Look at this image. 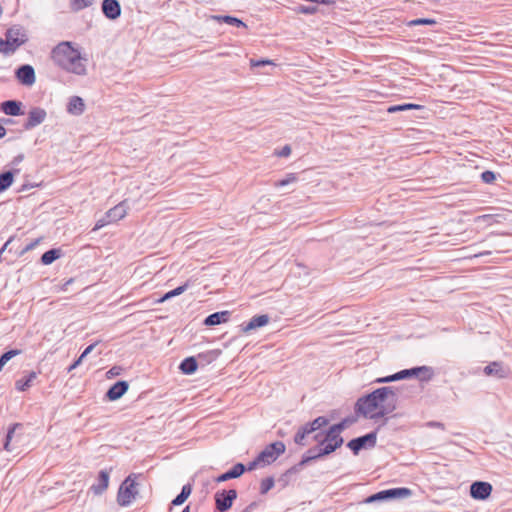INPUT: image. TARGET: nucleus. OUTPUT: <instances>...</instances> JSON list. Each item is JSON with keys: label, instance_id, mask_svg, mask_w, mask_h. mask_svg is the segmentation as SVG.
<instances>
[{"label": "nucleus", "instance_id": "f257e3e1", "mask_svg": "<svg viewBox=\"0 0 512 512\" xmlns=\"http://www.w3.org/2000/svg\"><path fill=\"white\" fill-rule=\"evenodd\" d=\"M400 389L394 386H384L358 398L354 411L357 416L378 420L397 408Z\"/></svg>", "mask_w": 512, "mask_h": 512}, {"label": "nucleus", "instance_id": "f03ea898", "mask_svg": "<svg viewBox=\"0 0 512 512\" xmlns=\"http://www.w3.org/2000/svg\"><path fill=\"white\" fill-rule=\"evenodd\" d=\"M51 58L53 62L63 70L76 75L86 74V59L72 46L71 42L64 41L52 49Z\"/></svg>", "mask_w": 512, "mask_h": 512}, {"label": "nucleus", "instance_id": "7ed1b4c3", "mask_svg": "<svg viewBox=\"0 0 512 512\" xmlns=\"http://www.w3.org/2000/svg\"><path fill=\"white\" fill-rule=\"evenodd\" d=\"M25 41V34L19 28H10L6 32V39L0 37V53L13 54Z\"/></svg>", "mask_w": 512, "mask_h": 512}, {"label": "nucleus", "instance_id": "20e7f679", "mask_svg": "<svg viewBox=\"0 0 512 512\" xmlns=\"http://www.w3.org/2000/svg\"><path fill=\"white\" fill-rule=\"evenodd\" d=\"M412 494L411 490L405 487L391 488L374 493L364 499L363 503L371 504L380 501L405 498Z\"/></svg>", "mask_w": 512, "mask_h": 512}, {"label": "nucleus", "instance_id": "39448f33", "mask_svg": "<svg viewBox=\"0 0 512 512\" xmlns=\"http://www.w3.org/2000/svg\"><path fill=\"white\" fill-rule=\"evenodd\" d=\"M236 489H221L214 494L215 512H228L237 499Z\"/></svg>", "mask_w": 512, "mask_h": 512}, {"label": "nucleus", "instance_id": "423d86ee", "mask_svg": "<svg viewBox=\"0 0 512 512\" xmlns=\"http://www.w3.org/2000/svg\"><path fill=\"white\" fill-rule=\"evenodd\" d=\"M138 491L136 489V483L132 479V476H128L124 482L120 485L118 494H117V502L120 506H128L131 504L132 500L135 499Z\"/></svg>", "mask_w": 512, "mask_h": 512}, {"label": "nucleus", "instance_id": "0eeeda50", "mask_svg": "<svg viewBox=\"0 0 512 512\" xmlns=\"http://www.w3.org/2000/svg\"><path fill=\"white\" fill-rule=\"evenodd\" d=\"M286 450V446L282 441H276L267 445L259 454L258 460H262L264 465H268L276 461Z\"/></svg>", "mask_w": 512, "mask_h": 512}, {"label": "nucleus", "instance_id": "6e6552de", "mask_svg": "<svg viewBox=\"0 0 512 512\" xmlns=\"http://www.w3.org/2000/svg\"><path fill=\"white\" fill-rule=\"evenodd\" d=\"M377 441V430L369 432L363 436L351 439L347 447L357 455L362 449L373 448Z\"/></svg>", "mask_w": 512, "mask_h": 512}, {"label": "nucleus", "instance_id": "1a4fd4ad", "mask_svg": "<svg viewBox=\"0 0 512 512\" xmlns=\"http://www.w3.org/2000/svg\"><path fill=\"white\" fill-rule=\"evenodd\" d=\"M493 487L486 481H475L470 485V496L475 500H486L491 496Z\"/></svg>", "mask_w": 512, "mask_h": 512}, {"label": "nucleus", "instance_id": "9d476101", "mask_svg": "<svg viewBox=\"0 0 512 512\" xmlns=\"http://www.w3.org/2000/svg\"><path fill=\"white\" fill-rule=\"evenodd\" d=\"M47 113L43 108L34 107L28 113V119L23 124L25 130H31L36 126L43 123L46 119Z\"/></svg>", "mask_w": 512, "mask_h": 512}, {"label": "nucleus", "instance_id": "9b49d317", "mask_svg": "<svg viewBox=\"0 0 512 512\" xmlns=\"http://www.w3.org/2000/svg\"><path fill=\"white\" fill-rule=\"evenodd\" d=\"M16 78L18 81L26 86H31L35 83V70L31 65L25 64L20 66L16 72Z\"/></svg>", "mask_w": 512, "mask_h": 512}, {"label": "nucleus", "instance_id": "f8f14e48", "mask_svg": "<svg viewBox=\"0 0 512 512\" xmlns=\"http://www.w3.org/2000/svg\"><path fill=\"white\" fill-rule=\"evenodd\" d=\"M101 10L109 20H116L121 15V5L118 0H103Z\"/></svg>", "mask_w": 512, "mask_h": 512}, {"label": "nucleus", "instance_id": "ddd939ff", "mask_svg": "<svg viewBox=\"0 0 512 512\" xmlns=\"http://www.w3.org/2000/svg\"><path fill=\"white\" fill-rule=\"evenodd\" d=\"M484 373L487 376H493L497 379H504L508 376L509 370L500 361H494L484 367Z\"/></svg>", "mask_w": 512, "mask_h": 512}, {"label": "nucleus", "instance_id": "4468645a", "mask_svg": "<svg viewBox=\"0 0 512 512\" xmlns=\"http://www.w3.org/2000/svg\"><path fill=\"white\" fill-rule=\"evenodd\" d=\"M246 472V466L243 463H237L235 464L231 469L228 471L220 474L215 481L217 483L225 482L230 479H236L241 477Z\"/></svg>", "mask_w": 512, "mask_h": 512}, {"label": "nucleus", "instance_id": "2eb2a0df", "mask_svg": "<svg viewBox=\"0 0 512 512\" xmlns=\"http://www.w3.org/2000/svg\"><path fill=\"white\" fill-rule=\"evenodd\" d=\"M128 388L129 384L127 381H117L109 388L106 393V397L111 401L118 400L127 392Z\"/></svg>", "mask_w": 512, "mask_h": 512}, {"label": "nucleus", "instance_id": "dca6fc26", "mask_svg": "<svg viewBox=\"0 0 512 512\" xmlns=\"http://www.w3.org/2000/svg\"><path fill=\"white\" fill-rule=\"evenodd\" d=\"M231 313L229 311H219L210 314L203 320V325L212 327L222 323H226L230 318Z\"/></svg>", "mask_w": 512, "mask_h": 512}, {"label": "nucleus", "instance_id": "f3484780", "mask_svg": "<svg viewBox=\"0 0 512 512\" xmlns=\"http://www.w3.org/2000/svg\"><path fill=\"white\" fill-rule=\"evenodd\" d=\"M220 351L211 350L204 353H199L197 357H194V372L198 369V366H204L215 361L220 355Z\"/></svg>", "mask_w": 512, "mask_h": 512}, {"label": "nucleus", "instance_id": "a211bd4d", "mask_svg": "<svg viewBox=\"0 0 512 512\" xmlns=\"http://www.w3.org/2000/svg\"><path fill=\"white\" fill-rule=\"evenodd\" d=\"M269 323V316L266 314L256 315L246 324L242 325V332L248 333Z\"/></svg>", "mask_w": 512, "mask_h": 512}, {"label": "nucleus", "instance_id": "6ab92c4d", "mask_svg": "<svg viewBox=\"0 0 512 512\" xmlns=\"http://www.w3.org/2000/svg\"><path fill=\"white\" fill-rule=\"evenodd\" d=\"M126 214L127 207L125 205V202H121L106 212V218H108V221H111L112 223L123 219L126 216Z\"/></svg>", "mask_w": 512, "mask_h": 512}, {"label": "nucleus", "instance_id": "aec40b11", "mask_svg": "<svg viewBox=\"0 0 512 512\" xmlns=\"http://www.w3.org/2000/svg\"><path fill=\"white\" fill-rule=\"evenodd\" d=\"M85 110L84 100L79 96H72L67 105V112L72 115H81Z\"/></svg>", "mask_w": 512, "mask_h": 512}, {"label": "nucleus", "instance_id": "412c9836", "mask_svg": "<svg viewBox=\"0 0 512 512\" xmlns=\"http://www.w3.org/2000/svg\"><path fill=\"white\" fill-rule=\"evenodd\" d=\"M21 102L16 100H7L1 104V110L9 116H18L23 114L21 111Z\"/></svg>", "mask_w": 512, "mask_h": 512}, {"label": "nucleus", "instance_id": "4be33fe9", "mask_svg": "<svg viewBox=\"0 0 512 512\" xmlns=\"http://www.w3.org/2000/svg\"><path fill=\"white\" fill-rule=\"evenodd\" d=\"M98 483L91 486V490L95 494H102L109 484V473L106 470H101L98 475Z\"/></svg>", "mask_w": 512, "mask_h": 512}, {"label": "nucleus", "instance_id": "5701e85b", "mask_svg": "<svg viewBox=\"0 0 512 512\" xmlns=\"http://www.w3.org/2000/svg\"><path fill=\"white\" fill-rule=\"evenodd\" d=\"M211 19L218 23H226L236 27H247L241 19L230 15H212Z\"/></svg>", "mask_w": 512, "mask_h": 512}, {"label": "nucleus", "instance_id": "b1692460", "mask_svg": "<svg viewBox=\"0 0 512 512\" xmlns=\"http://www.w3.org/2000/svg\"><path fill=\"white\" fill-rule=\"evenodd\" d=\"M329 424V419L325 416H319L315 418L314 420L305 423L306 427L309 429L310 433H314L323 427L327 426Z\"/></svg>", "mask_w": 512, "mask_h": 512}, {"label": "nucleus", "instance_id": "393cba45", "mask_svg": "<svg viewBox=\"0 0 512 512\" xmlns=\"http://www.w3.org/2000/svg\"><path fill=\"white\" fill-rule=\"evenodd\" d=\"M36 378H37L36 372L31 371L26 377L21 378L16 381V383H15L16 389L19 391L27 390Z\"/></svg>", "mask_w": 512, "mask_h": 512}, {"label": "nucleus", "instance_id": "a878e982", "mask_svg": "<svg viewBox=\"0 0 512 512\" xmlns=\"http://www.w3.org/2000/svg\"><path fill=\"white\" fill-rule=\"evenodd\" d=\"M423 106L419 104L414 103H404V104H397V105H391L387 108L388 113H396V112H402L407 110H420Z\"/></svg>", "mask_w": 512, "mask_h": 512}, {"label": "nucleus", "instance_id": "bb28decb", "mask_svg": "<svg viewBox=\"0 0 512 512\" xmlns=\"http://www.w3.org/2000/svg\"><path fill=\"white\" fill-rule=\"evenodd\" d=\"M309 429L306 427V425H302L298 428L297 432L294 435V442L299 446H306V437L310 435Z\"/></svg>", "mask_w": 512, "mask_h": 512}, {"label": "nucleus", "instance_id": "cd10ccee", "mask_svg": "<svg viewBox=\"0 0 512 512\" xmlns=\"http://www.w3.org/2000/svg\"><path fill=\"white\" fill-rule=\"evenodd\" d=\"M95 0H69L70 8L73 12H79L93 6Z\"/></svg>", "mask_w": 512, "mask_h": 512}, {"label": "nucleus", "instance_id": "c85d7f7f", "mask_svg": "<svg viewBox=\"0 0 512 512\" xmlns=\"http://www.w3.org/2000/svg\"><path fill=\"white\" fill-rule=\"evenodd\" d=\"M61 257V250L60 249H50L46 252H44L41 256V262L44 265H49L53 263L55 260Z\"/></svg>", "mask_w": 512, "mask_h": 512}, {"label": "nucleus", "instance_id": "c756f323", "mask_svg": "<svg viewBox=\"0 0 512 512\" xmlns=\"http://www.w3.org/2000/svg\"><path fill=\"white\" fill-rule=\"evenodd\" d=\"M191 492H192L191 485L189 483L184 485L180 494H178L172 500V505L178 506V505L183 504L187 500V498L190 496Z\"/></svg>", "mask_w": 512, "mask_h": 512}, {"label": "nucleus", "instance_id": "7c9ffc66", "mask_svg": "<svg viewBox=\"0 0 512 512\" xmlns=\"http://www.w3.org/2000/svg\"><path fill=\"white\" fill-rule=\"evenodd\" d=\"M13 179L14 174L12 171H6L0 174V193L11 186Z\"/></svg>", "mask_w": 512, "mask_h": 512}, {"label": "nucleus", "instance_id": "2f4dec72", "mask_svg": "<svg viewBox=\"0 0 512 512\" xmlns=\"http://www.w3.org/2000/svg\"><path fill=\"white\" fill-rule=\"evenodd\" d=\"M318 451L319 447L317 446L309 448L302 456V464H308L311 461L322 458L321 456H318Z\"/></svg>", "mask_w": 512, "mask_h": 512}, {"label": "nucleus", "instance_id": "473e14b6", "mask_svg": "<svg viewBox=\"0 0 512 512\" xmlns=\"http://www.w3.org/2000/svg\"><path fill=\"white\" fill-rule=\"evenodd\" d=\"M294 11L297 14L313 15V14L317 13L318 7L317 6H312V5L298 4L294 8Z\"/></svg>", "mask_w": 512, "mask_h": 512}, {"label": "nucleus", "instance_id": "72a5a7b5", "mask_svg": "<svg viewBox=\"0 0 512 512\" xmlns=\"http://www.w3.org/2000/svg\"><path fill=\"white\" fill-rule=\"evenodd\" d=\"M357 421V415L356 416H347L344 419H342L340 422L334 424L336 427H338L339 432H343L347 427L354 424Z\"/></svg>", "mask_w": 512, "mask_h": 512}, {"label": "nucleus", "instance_id": "f704fd0d", "mask_svg": "<svg viewBox=\"0 0 512 512\" xmlns=\"http://www.w3.org/2000/svg\"><path fill=\"white\" fill-rule=\"evenodd\" d=\"M341 433L342 432H339L338 427L333 424L328 429L324 430V441L330 442Z\"/></svg>", "mask_w": 512, "mask_h": 512}, {"label": "nucleus", "instance_id": "c9c22d12", "mask_svg": "<svg viewBox=\"0 0 512 512\" xmlns=\"http://www.w3.org/2000/svg\"><path fill=\"white\" fill-rule=\"evenodd\" d=\"M419 368L426 369L427 371H422L419 373L418 379L421 382H428L434 376V370L430 366H419Z\"/></svg>", "mask_w": 512, "mask_h": 512}, {"label": "nucleus", "instance_id": "e433bc0d", "mask_svg": "<svg viewBox=\"0 0 512 512\" xmlns=\"http://www.w3.org/2000/svg\"><path fill=\"white\" fill-rule=\"evenodd\" d=\"M275 481L273 477H267L261 481L260 493L262 495L268 493L274 487Z\"/></svg>", "mask_w": 512, "mask_h": 512}, {"label": "nucleus", "instance_id": "4c0bfd02", "mask_svg": "<svg viewBox=\"0 0 512 512\" xmlns=\"http://www.w3.org/2000/svg\"><path fill=\"white\" fill-rule=\"evenodd\" d=\"M20 427V424L16 423L14 425H12L9 429H8V432H7V435H6V439H5V442H4V449L8 452L12 451V448L10 447V443H11V440H12V437H13V434L15 432V430Z\"/></svg>", "mask_w": 512, "mask_h": 512}, {"label": "nucleus", "instance_id": "58836bf2", "mask_svg": "<svg viewBox=\"0 0 512 512\" xmlns=\"http://www.w3.org/2000/svg\"><path fill=\"white\" fill-rule=\"evenodd\" d=\"M437 22L431 18H417L407 22V26L413 27L418 25H435Z\"/></svg>", "mask_w": 512, "mask_h": 512}, {"label": "nucleus", "instance_id": "ea45409f", "mask_svg": "<svg viewBox=\"0 0 512 512\" xmlns=\"http://www.w3.org/2000/svg\"><path fill=\"white\" fill-rule=\"evenodd\" d=\"M335 451L336 448L334 447L332 442H326L323 446L319 447L318 456H321L323 458Z\"/></svg>", "mask_w": 512, "mask_h": 512}, {"label": "nucleus", "instance_id": "a19ab883", "mask_svg": "<svg viewBox=\"0 0 512 512\" xmlns=\"http://www.w3.org/2000/svg\"><path fill=\"white\" fill-rule=\"evenodd\" d=\"M179 369L183 374H192V356L186 357L180 364Z\"/></svg>", "mask_w": 512, "mask_h": 512}, {"label": "nucleus", "instance_id": "79ce46f5", "mask_svg": "<svg viewBox=\"0 0 512 512\" xmlns=\"http://www.w3.org/2000/svg\"><path fill=\"white\" fill-rule=\"evenodd\" d=\"M296 180H297L296 175L294 173H289V174H287L286 178L276 181L274 183V186L275 187H283L290 183L296 182Z\"/></svg>", "mask_w": 512, "mask_h": 512}, {"label": "nucleus", "instance_id": "37998d69", "mask_svg": "<svg viewBox=\"0 0 512 512\" xmlns=\"http://www.w3.org/2000/svg\"><path fill=\"white\" fill-rule=\"evenodd\" d=\"M187 285H183V286H179L169 292H167L163 297H161L159 299V302H163L173 296H177V295H180L186 288Z\"/></svg>", "mask_w": 512, "mask_h": 512}, {"label": "nucleus", "instance_id": "c03bdc74", "mask_svg": "<svg viewBox=\"0 0 512 512\" xmlns=\"http://www.w3.org/2000/svg\"><path fill=\"white\" fill-rule=\"evenodd\" d=\"M496 173L490 170H486L481 173V180L486 184H492L496 180Z\"/></svg>", "mask_w": 512, "mask_h": 512}, {"label": "nucleus", "instance_id": "a18cd8bd", "mask_svg": "<svg viewBox=\"0 0 512 512\" xmlns=\"http://www.w3.org/2000/svg\"><path fill=\"white\" fill-rule=\"evenodd\" d=\"M20 353L19 350H9L5 353H3L0 358L4 360L6 363L11 360L14 356L18 355Z\"/></svg>", "mask_w": 512, "mask_h": 512}, {"label": "nucleus", "instance_id": "49530a36", "mask_svg": "<svg viewBox=\"0 0 512 512\" xmlns=\"http://www.w3.org/2000/svg\"><path fill=\"white\" fill-rule=\"evenodd\" d=\"M273 62L270 61V60H265V59H261V60H254V59H251L250 60V65L251 67H260V66H265V65H272Z\"/></svg>", "mask_w": 512, "mask_h": 512}, {"label": "nucleus", "instance_id": "de8ad7c7", "mask_svg": "<svg viewBox=\"0 0 512 512\" xmlns=\"http://www.w3.org/2000/svg\"><path fill=\"white\" fill-rule=\"evenodd\" d=\"M312 439L317 442V447L323 446L327 441H324V431H321L319 433H316Z\"/></svg>", "mask_w": 512, "mask_h": 512}, {"label": "nucleus", "instance_id": "09e8293b", "mask_svg": "<svg viewBox=\"0 0 512 512\" xmlns=\"http://www.w3.org/2000/svg\"><path fill=\"white\" fill-rule=\"evenodd\" d=\"M394 374H395L396 381L410 378L409 369H404V370H401Z\"/></svg>", "mask_w": 512, "mask_h": 512}, {"label": "nucleus", "instance_id": "8fccbe9b", "mask_svg": "<svg viewBox=\"0 0 512 512\" xmlns=\"http://www.w3.org/2000/svg\"><path fill=\"white\" fill-rule=\"evenodd\" d=\"M396 381L395 374L385 376V377H379L374 382L375 383H390Z\"/></svg>", "mask_w": 512, "mask_h": 512}, {"label": "nucleus", "instance_id": "3c124183", "mask_svg": "<svg viewBox=\"0 0 512 512\" xmlns=\"http://www.w3.org/2000/svg\"><path fill=\"white\" fill-rule=\"evenodd\" d=\"M306 464H302V460L295 464L294 466H292L291 468H289L287 471H286V474H293V473H297L299 472Z\"/></svg>", "mask_w": 512, "mask_h": 512}, {"label": "nucleus", "instance_id": "603ef678", "mask_svg": "<svg viewBox=\"0 0 512 512\" xmlns=\"http://www.w3.org/2000/svg\"><path fill=\"white\" fill-rule=\"evenodd\" d=\"M426 426L429 427V428H438V429H441V430L445 429L444 423L439 422V421H429V422L426 423Z\"/></svg>", "mask_w": 512, "mask_h": 512}, {"label": "nucleus", "instance_id": "864d4df0", "mask_svg": "<svg viewBox=\"0 0 512 512\" xmlns=\"http://www.w3.org/2000/svg\"><path fill=\"white\" fill-rule=\"evenodd\" d=\"M110 223H111V221H108V218H106V215H105L103 218H101L97 221V223L94 227V230H98Z\"/></svg>", "mask_w": 512, "mask_h": 512}, {"label": "nucleus", "instance_id": "5fc2aeb1", "mask_svg": "<svg viewBox=\"0 0 512 512\" xmlns=\"http://www.w3.org/2000/svg\"><path fill=\"white\" fill-rule=\"evenodd\" d=\"M331 442H332V444L334 445V447L337 450V449H339L343 445L344 438L340 434L338 437L334 438Z\"/></svg>", "mask_w": 512, "mask_h": 512}, {"label": "nucleus", "instance_id": "6e6d98bb", "mask_svg": "<svg viewBox=\"0 0 512 512\" xmlns=\"http://www.w3.org/2000/svg\"><path fill=\"white\" fill-rule=\"evenodd\" d=\"M260 463H262V460H258V456L251 461L248 466H246V471L254 470Z\"/></svg>", "mask_w": 512, "mask_h": 512}, {"label": "nucleus", "instance_id": "4d7b16f0", "mask_svg": "<svg viewBox=\"0 0 512 512\" xmlns=\"http://www.w3.org/2000/svg\"><path fill=\"white\" fill-rule=\"evenodd\" d=\"M422 371H427L426 369H422V368H419L418 367H413V368H410L409 369V372H410V378L411 377H416L418 379V376H419V373L422 372Z\"/></svg>", "mask_w": 512, "mask_h": 512}, {"label": "nucleus", "instance_id": "13d9d810", "mask_svg": "<svg viewBox=\"0 0 512 512\" xmlns=\"http://www.w3.org/2000/svg\"><path fill=\"white\" fill-rule=\"evenodd\" d=\"M291 154V147L289 145H285L281 150L280 152L278 153V155L280 157H287Z\"/></svg>", "mask_w": 512, "mask_h": 512}, {"label": "nucleus", "instance_id": "bf43d9fd", "mask_svg": "<svg viewBox=\"0 0 512 512\" xmlns=\"http://www.w3.org/2000/svg\"><path fill=\"white\" fill-rule=\"evenodd\" d=\"M258 502L253 501L248 506H246L241 512H253L258 507Z\"/></svg>", "mask_w": 512, "mask_h": 512}, {"label": "nucleus", "instance_id": "052dcab7", "mask_svg": "<svg viewBox=\"0 0 512 512\" xmlns=\"http://www.w3.org/2000/svg\"><path fill=\"white\" fill-rule=\"evenodd\" d=\"M96 345H97V342L86 347L85 350L81 354L82 358H85L88 354H90L93 351V349L96 347Z\"/></svg>", "mask_w": 512, "mask_h": 512}, {"label": "nucleus", "instance_id": "680f3d73", "mask_svg": "<svg viewBox=\"0 0 512 512\" xmlns=\"http://www.w3.org/2000/svg\"><path fill=\"white\" fill-rule=\"evenodd\" d=\"M490 254H491V251H478L473 254V257H482V256L490 255Z\"/></svg>", "mask_w": 512, "mask_h": 512}, {"label": "nucleus", "instance_id": "e2e57ef3", "mask_svg": "<svg viewBox=\"0 0 512 512\" xmlns=\"http://www.w3.org/2000/svg\"><path fill=\"white\" fill-rule=\"evenodd\" d=\"M6 134L5 128L0 124V139L3 138Z\"/></svg>", "mask_w": 512, "mask_h": 512}, {"label": "nucleus", "instance_id": "0e129e2a", "mask_svg": "<svg viewBox=\"0 0 512 512\" xmlns=\"http://www.w3.org/2000/svg\"><path fill=\"white\" fill-rule=\"evenodd\" d=\"M84 358H82V356L80 355L79 358L74 362L75 366H79L81 364V362L83 361Z\"/></svg>", "mask_w": 512, "mask_h": 512}, {"label": "nucleus", "instance_id": "69168bd1", "mask_svg": "<svg viewBox=\"0 0 512 512\" xmlns=\"http://www.w3.org/2000/svg\"><path fill=\"white\" fill-rule=\"evenodd\" d=\"M11 241H12V238H10V239H9V240L4 244V246H3L1 249H3V251H4L5 249H7V246L10 244V242H11Z\"/></svg>", "mask_w": 512, "mask_h": 512}, {"label": "nucleus", "instance_id": "338daca9", "mask_svg": "<svg viewBox=\"0 0 512 512\" xmlns=\"http://www.w3.org/2000/svg\"><path fill=\"white\" fill-rule=\"evenodd\" d=\"M34 246H35V243H31V244H29V245L24 249V251H28V250L32 249Z\"/></svg>", "mask_w": 512, "mask_h": 512}, {"label": "nucleus", "instance_id": "774afa93", "mask_svg": "<svg viewBox=\"0 0 512 512\" xmlns=\"http://www.w3.org/2000/svg\"><path fill=\"white\" fill-rule=\"evenodd\" d=\"M182 512H190V506H189V505H187V506L183 509V511H182Z\"/></svg>", "mask_w": 512, "mask_h": 512}]
</instances>
